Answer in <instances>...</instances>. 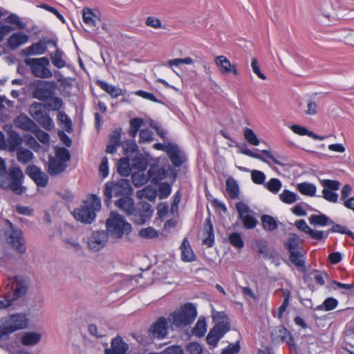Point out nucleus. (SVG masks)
<instances>
[{
  "label": "nucleus",
  "instance_id": "obj_1",
  "mask_svg": "<svg viewBox=\"0 0 354 354\" xmlns=\"http://www.w3.org/2000/svg\"><path fill=\"white\" fill-rule=\"evenodd\" d=\"M28 290L26 282L20 277L9 279L3 294V299L0 300V310L6 309L13 302L24 296Z\"/></svg>",
  "mask_w": 354,
  "mask_h": 354
},
{
  "label": "nucleus",
  "instance_id": "obj_2",
  "mask_svg": "<svg viewBox=\"0 0 354 354\" xmlns=\"http://www.w3.org/2000/svg\"><path fill=\"white\" fill-rule=\"evenodd\" d=\"M101 208L100 199L95 195H91L78 208L74 209V218L83 223L90 224L96 217V212Z\"/></svg>",
  "mask_w": 354,
  "mask_h": 354
},
{
  "label": "nucleus",
  "instance_id": "obj_3",
  "mask_svg": "<svg viewBox=\"0 0 354 354\" xmlns=\"http://www.w3.org/2000/svg\"><path fill=\"white\" fill-rule=\"evenodd\" d=\"M28 319L26 314L14 313L0 319V341L6 339L12 333L26 328Z\"/></svg>",
  "mask_w": 354,
  "mask_h": 354
},
{
  "label": "nucleus",
  "instance_id": "obj_4",
  "mask_svg": "<svg viewBox=\"0 0 354 354\" xmlns=\"http://www.w3.org/2000/svg\"><path fill=\"white\" fill-rule=\"evenodd\" d=\"M24 174L19 167H13L8 173L0 176V187L4 189H10L15 194H21L26 189L22 186Z\"/></svg>",
  "mask_w": 354,
  "mask_h": 354
},
{
  "label": "nucleus",
  "instance_id": "obj_5",
  "mask_svg": "<svg viewBox=\"0 0 354 354\" xmlns=\"http://www.w3.org/2000/svg\"><path fill=\"white\" fill-rule=\"evenodd\" d=\"M106 232L113 239H121L128 235L132 230L131 225L127 223L122 216L111 212L110 217L106 221Z\"/></svg>",
  "mask_w": 354,
  "mask_h": 354
},
{
  "label": "nucleus",
  "instance_id": "obj_6",
  "mask_svg": "<svg viewBox=\"0 0 354 354\" xmlns=\"http://www.w3.org/2000/svg\"><path fill=\"white\" fill-rule=\"evenodd\" d=\"M302 243L303 240L296 234H290L284 241V247L290 254L289 259L297 268L305 266L304 254L301 251Z\"/></svg>",
  "mask_w": 354,
  "mask_h": 354
},
{
  "label": "nucleus",
  "instance_id": "obj_7",
  "mask_svg": "<svg viewBox=\"0 0 354 354\" xmlns=\"http://www.w3.org/2000/svg\"><path fill=\"white\" fill-rule=\"evenodd\" d=\"M133 192L129 180L121 178L116 182L111 181L105 184L104 194V203L109 205L111 202V198L123 197L129 196Z\"/></svg>",
  "mask_w": 354,
  "mask_h": 354
},
{
  "label": "nucleus",
  "instance_id": "obj_8",
  "mask_svg": "<svg viewBox=\"0 0 354 354\" xmlns=\"http://www.w3.org/2000/svg\"><path fill=\"white\" fill-rule=\"evenodd\" d=\"M8 228L4 232L6 239L14 250L20 254H24L26 251V240L23 232L17 226L7 220Z\"/></svg>",
  "mask_w": 354,
  "mask_h": 354
},
{
  "label": "nucleus",
  "instance_id": "obj_9",
  "mask_svg": "<svg viewBox=\"0 0 354 354\" xmlns=\"http://www.w3.org/2000/svg\"><path fill=\"white\" fill-rule=\"evenodd\" d=\"M197 315L195 306L190 303L185 304L179 310L173 313L169 321L176 327H184L192 323Z\"/></svg>",
  "mask_w": 354,
  "mask_h": 354
},
{
  "label": "nucleus",
  "instance_id": "obj_10",
  "mask_svg": "<svg viewBox=\"0 0 354 354\" xmlns=\"http://www.w3.org/2000/svg\"><path fill=\"white\" fill-rule=\"evenodd\" d=\"M24 62L30 67L32 74L36 77L45 79L50 78L53 75L51 71L48 68L50 62L46 57L26 58Z\"/></svg>",
  "mask_w": 354,
  "mask_h": 354
},
{
  "label": "nucleus",
  "instance_id": "obj_11",
  "mask_svg": "<svg viewBox=\"0 0 354 354\" xmlns=\"http://www.w3.org/2000/svg\"><path fill=\"white\" fill-rule=\"evenodd\" d=\"M153 212L152 207L149 203L141 202L134 207L130 216L135 223L142 225L150 219Z\"/></svg>",
  "mask_w": 354,
  "mask_h": 354
},
{
  "label": "nucleus",
  "instance_id": "obj_12",
  "mask_svg": "<svg viewBox=\"0 0 354 354\" xmlns=\"http://www.w3.org/2000/svg\"><path fill=\"white\" fill-rule=\"evenodd\" d=\"M48 46L57 47V41L44 37L37 42L24 48L22 53L26 56L43 55L46 52Z\"/></svg>",
  "mask_w": 354,
  "mask_h": 354
},
{
  "label": "nucleus",
  "instance_id": "obj_13",
  "mask_svg": "<svg viewBox=\"0 0 354 354\" xmlns=\"http://www.w3.org/2000/svg\"><path fill=\"white\" fill-rule=\"evenodd\" d=\"M320 184L324 189L322 190L323 198L328 202L337 203L338 194L333 191L339 189L340 182L335 180L322 179L319 180Z\"/></svg>",
  "mask_w": 354,
  "mask_h": 354
},
{
  "label": "nucleus",
  "instance_id": "obj_14",
  "mask_svg": "<svg viewBox=\"0 0 354 354\" xmlns=\"http://www.w3.org/2000/svg\"><path fill=\"white\" fill-rule=\"evenodd\" d=\"M26 174L36 183L38 187H44L47 185L48 177L36 165H29L26 169Z\"/></svg>",
  "mask_w": 354,
  "mask_h": 354
},
{
  "label": "nucleus",
  "instance_id": "obj_15",
  "mask_svg": "<svg viewBox=\"0 0 354 354\" xmlns=\"http://www.w3.org/2000/svg\"><path fill=\"white\" fill-rule=\"evenodd\" d=\"M53 95L54 91L48 86L47 83L41 81H37L32 93V97L44 102L50 100Z\"/></svg>",
  "mask_w": 354,
  "mask_h": 354
},
{
  "label": "nucleus",
  "instance_id": "obj_16",
  "mask_svg": "<svg viewBox=\"0 0 354 354\" xmlns=\"http://www.w3.org/2000/svg\"><path fill=\"white\" fill-rule=\"evenodd\" d=\"M168 322L164 317H159L148 330L153 338L163 339L167 335Z\"/></svg>",
  "mask_w": 354,
  "mask_h": 354
},
{
  "label": "nucleus",
  "instance_id": "obj_17",
  "mask_svg": "<svg viewBox=\"0 0 354 354\" xmlns=\"http://www.w3.org/2000/svg\"><path fill=\"white\" fill-rule=\"evenodd\" d=\"M108 232L105 231L94 232L88 241L90 249L98 251L102 249L108 241Z\"/></svg>",
  "mask_w": 354,
  "mask_h": 354
},
{
  "label": "nucleus",
  "instance_id": "obj_18",
  "mask_svg": "<svg viewBox=\"0 0 354 354\" xmlns=\"http://www.w3.org/2000/svg\"><path fill=\"white\" fill-rule=\"evenodd\" d=\"M129 348L120 336L114 337L111 342V347L104 350L105 354H127Z\"/></svg>",
  "mask_w": 354,
  "mask_h": 354
},
{
  "label": "nucleus",
  "instance_id": "obj_19",
  "mask_svg": "<svg viewBox=\"0 0 354 354\" xmlns=\"http://www.w3.org/2000/svg\"><path fill=\"white\" fill-rule=\"evenodd\" d=\"M167 153L171 163L175 167H180L186 161V156L185 153L179 149L176 144L171 143Z\"/></svg>",
  "mask_w": 354,
  "mask_h": 354
},
{
  "label": "nucleus",
  "instance_id": "obj_20",
  "mask_svg": "<svg viewBox=\"0 0 354 354\" xmlns=\"http://www.w3.org/2000/svg\"><path fill=\"white\" fill-rule=\"evenodd\" d=\"M215 63L219 67L222 74L232 73L234 75L237 76L239 73L236 65L231 64L230 61L225 56L220 55L215 58Z\"/></svg>",
  "mask_w": 354,
  "mask_h": 354
},
{
  "label": "nucleus",
  "instance_id": "obj_21",
  "mask_svg": "<svg viewBox=\"0 0 354 354\" xmlns=\"http://www.w3.org/2000/svg\"><path fill=\"white\" fill-rule=\"evenodd\" d=\"M214 319L218 320V322L212 329L223 337L230 328V322L227 320L226 315L223 312H219L214 315Z\"/></svg>",
  "mask_w": 354,
  "mask_h": 354
},
{
  "label": "nucleus",
  "instance_id": "obj_22",
  "mask_svg": "<svg viewBox=\"0 0 354 354\" xmlns=\"http://www.w3.org/2000/svg\"><path fill=\"white\" fill-rule=\"evenodd\" d=\"M28 35L24 32H17L12 34L8 39V48L15 50L28 41Z\"/></svg>",
  "mask_w": 354,
  "mask_h": 354
},
{
  "label": "nucleus",
  "instance_id": "obj_23",
  "mask_svg": "<svg viewBox=\"0 0 354 354\" xmlns=\"http://www.w3.org/2000/svg\"><path fill=\"white\" fill-rule=\"evenodd\" d=\"M14 124L17 128L26 131L31 132L37 124L24 113L19 114L14 120Z\"/></svg>",
  "mask_w": 354,
  "mask_h": 354
},
{
  "label": "nucleus",
  "instance_id": "obj_24",
  "mask_svg": "<svg viewBox=\"0 0 354 354\" xmlns=\"http://www.w3.org/2000/svg\"><path fill=\"white\" fill-rule=\"evenodd\" d=\"M203 244L209 248L212 247L214 243V234L213 225L209 217L205 221L203 230Z\"/></svg>",
  "mask_w": 354,
  "mask_h": 354
},
{
  "label": "nucleus",
  "instance_id": "obj_25",
  "mask_svg": "<svg viewBox=\"0 0 354 354\" xmlns=\"http://www.w3.org/2000/svg\"><path fill=\"white\" fill-rule=\"evenodd\" d=\"M167 171L157 165H151L148 170V176L153 183H158L167 177Z\"/></svg>",
  "mask_w": 354,
  "mask_h": 354
},
{
  "label": "nucleus",
  "instance_id": "obj_26",
  "mask_svg": "<svg viewBox=\"0 0 354 354\" xmlns=\"http://www.w3.org/2000/svg\"><path fill=\"white\" fill-rule=\"evenodd\" d=\"M68 165L60 161L58 158H54V156H50L48 159V172L51 176H57L65 171Z\"/></svg>",
  "mask_w": 354,
  "mask_h": 354
},
{
  "label": "nucleus",
  "instance_id": "obj_27",
  "mask_svg": "<svg viewBox=\"0 0 354 354\" xmlns=\"http://www.w3.org/2000/svg\"><path fill=\"white\" fill-rule=\"evenodd\" d=\"M271 335L274 339H281L283 342H288L290 345L293 342L291 333L283 326H279L276 327L272 331Z\"/></svg>",
  "mask_w": 354,
  "mask_h": 354
},
{
  "label": "nucleus",
  "instance_id": "obj_28",
  "mask_svg": "<svg viewBox=\"0 0 354 354\" xmlns=\"http://www.w3.org/2000/svg\"><path fill=\"white\" fill-rule=\"evenodd\" d=\"M115 205L117 207L122 209L127 216H130L132 214L133 210L135 207L134 201L133 198L129 196H125L120 198L115 202Z\"/></svg>",
  "mask_w": 354,
  "mask_h": 354
},
{
  "label": "nucleus",
  "instance_id": "obj_29",
  "mask_svg": "<svg viewBox=\"0 0 354 354\" xmlns=\"http://www.w3.org/2000/svg\"><path fill=\"white\" fill-rule=\"evenodd\" d=\"M22 142V138L17 131L10 130L8 132V147L10 151L14 152L21 148Z\"/></svg>",
  "mask_w": 354,
  "mask_h": 354
},
{
  "label": "nucleus",
  "instance_id": "obj_30",
  "mask_svg": "<svg viewBox=\"0 0 354 354\" xmlns=\"http://www.w3.org/2000/svg\"><path fill=\"white\" fill-rule=\"evenodd\" d=\"M54 48H55V52L50 54L52 64L57 68H62L66 66L65 53L57 45Z\"/></svg>",
  "mask_w": 354,
  "mask_h": 354
},
{
  "label": "nucleus",
  "instance_id": "obj_31",
  "mask_svg": "<svg viewBox=\"0 0 354 354\" xmlns=\"http://www.w3.org/2000/svg\"><path fill=\"white\" fill-rule=\"evenodd\" d=\"M180 249L181 250V259L183 261L192 262L196 260V255L187 238L183 239Z\"/></svg>",
  "mask_w": 354,
  "mask_h": 354
},
{
  "label": "nucleus",
  "instance_id": "obj_32",
  "mask_svg": "<svg viewBox=\"0 0 354 354\" xmlns=\"http://www.w3.org/2000/svg\"><path fill=\"white\" fill-rule=\"evenodd\" d=\"M41 339L40 333L37 332H26L21 337V343L26 346H31L37 344Z\"/></svg>",
  "mask_w": 354,
  "mask_h": 354
},
{
  "label": "nucleus",
  "instance_id": "obj_33",
  "mask_svg": "<svg viewBox=\"0 0 354 354\" xmlns=\"http://www.w3.org/2000/svg\"><path fill=\"white\" fill-rule=\"evenodd\" d=\"M308 221L310 225L314 226H327L333 224V221L324 214H311Z\"/></svg>",
  "mask_w": 354,
  "mask_h": 354
},
{
  "label": "nucleus",
  "instance_id": "obj_34",
  "mask_svg": "<svg viewBox=\"0 0 354 354\" xmlns=\"http://www.w3.org/2000/svg\"><path fill=\"white\" fill-rule=\"evenodd\" d=\"M96 84L103 91L109 93L112 97L117 98L122 95V90L115 86L109 84L104 80H97Z\"/></svg>",
  "mask_w": 354,
  "mask_h": 354
},
{
  "label": "nucleus",
  "instance_id": "obj_35",
  "mask_svg": "<svg viewBox=\"0 0 354 354\" xmlns=\"http://www.w3.org/2000/svg\"><path fill=\"white\" fill-rule=\"evenodd\" d=\"M82 19L84 22L90 27H96L97 22L100 21V17L97 16L92 9L86 8L82 10Z\"/></svg>",
  "mask_w": 354,
  "mask_h": 354
},
{
  "label": "nucleus",
  "instance_id": "obj_36",
  "mask_svg": "<svg viewBox=\"0 0 354 354\" xmlns=\"http://www.w3.org/2000/svg\"><path fill=\"white\" fill-rule=\"evenodd\" d=\"M290 128L295 133L299 136H308L315 140H323L324 139V137L314 133L303 126L292 124Z\"/></svg>",
  "mask_w": 354,
  "mask_h": 354
},
{
  "label": "nucleus",
  "instance_id": "obj_37",
  "mask_svg": "<svg viewBox=\"0 0 354 354\" xmlns=\"http://www.w3.org/2000/svg\"><path fill=\"white\" fill-rule=\"evenodd\" d=\"M226 190L232 199H236L239 196V186L237 181L232 178H229L227 179L226 183Z\"/></svg>",
  "mask_w": 354,
  "mask_h": 354
},
{
  "label": "nucleus",
  "instance_id": "obj_38",
  "mask_svg": "<svg viewBox=\"0 0 354 354\" xmlns=\"http://www.w3.org/2000/svg\"><path fill=\"white\" fill-rule=\"evenodd\" d=\"M15 151L17 153V159L21 164H27L34 158L33 153L28 149L21 147Z\"/></svg>",
  "mask_w": 354,
  "mask_h": 354
},
{
  "label": "nucleus",
  "instance_id": "obj_39",
  "mask_svg": "<svg viewBox=\"0 0 354 354\" xmlns=\"http://www.w3.org/2000/svg\"><path fill=\"white\" fill-rule=\"evenodd\" d=\"M262 226L264 230L272 232L278 227L277 220L270 215L264 214L261 217Z\"/></svg>",
  "mask_w": 354,
  "mask_h": 354
},
{
  "label": "nucleus",
  "instance_id": "obj_40",
  "mask_svg": "<svg viewBox=\"0 0 354 354\" xmlns=\"http://www.w3.org/2000/svg\"><path fill=\"white\" fill-rule=\"evenodd\" d=\"M137 196L140 199L146 198L150 201H153L157 196V191L152 186H147L143 189L137 192Z\"/></svg>",
  "mask_w": 354,
  "mask_h": 354
},
{
  "label": "nucleus",
  "instance_id": "obj_41",
  "mask_svg": "<svg viewBox=\"0 0 354 354\" xmlns=\"http://www.w3.org/2000/svg\"><path fill=\"white\" fill-rule=\"evenodd\" d=\"M44 105L40 102H35L32 103L29 108V113L35 120L39 119L45 113L43 111Z\"/></svg>",
  "mask_w": 354,
  "mask_h": 354
},
{
  "label": "nucleus",
  "instance_id": "obj_42",
  "mask_svg": "<svg viewBox=\"0 0 354 354\" xmlns=\"http://www.w3.org/2000/svg\"><path fill=\"white\" fill-rule=\"evenodd\" d=\"M297 189L301 194L309 196H315L317 190L315 185L307 182L299 183Z\"/></svg>",
  "mask_w": 354,
  "mask_h": 354
},
{
  "label": "nucleus",
  "instance_id": "obj_43",
  "mask_svg": "<svg viewBox=\"0 0 354 354\" xmlns=\"http://www.w3.org/2000/svg\"><path fill=\"white\" fill-rule=\"evenodd\" d=\"M207 331V324L204 318H199L192 329V333L201 337L204 336Z\"/></svg>",
  "mask_w": 354,
  "mask_h": 354
},
{
  "label": "nucleus",
  "instance_id": "obj_44",
  "mask_svg": "<svg viewBox=\"0 0 354 354\" xmlns=\"http://www.w3.org/2000/svg\"><path fill=\"white\" fill-rule=\"evenodd\" d=\"M331 228L328 230V234L330 233H340L342 234H346L351 237L354 240V233L351 230H348L346 227L341 225L339 224H336L333 222V224H331Z\"/></svg>",
  "mask_w": 354,
  "mask_h": 354
},
{
  "label": "nucleus",
  "instance_id": "obj_45",
  "mask_svg": "<svg viewBox=\"0 0 354 354\" xmlns=\"http://www.w3.org/2000/svg\"><path fill=\"white\" fill-rule=\"evenodd\" d=\"M118 172L123 176H128L131 172L129 160L127 158H122L120 160L118 166Z\"/></svg>",
  "mask_w": 354,
  "mask_h": 354
},
{
  "label": "nucleus",
  "instance_id": "obj_46",
  "mask_svg": "<svg viewBox=\"0 0 354 354\" xmlns=\"http://www.w3.org/2000/svg\"><path fill=\"white\" fill-rule=\"evenodd\" d=\"M144 122L142 118H135L130 120V129L129 134L131 138H135L138 131L143 124Z\"/></svg>",
  "mask_w": 354,
  "mask_h": 354
},
{
  "label": "nucleus",
  "instance_id": "obj_47",
  "mask_svg": "<svg viewBox=\"0 0 354 354\" xmlns=\"http://www.w3.org/2000/svg\"><path fill=\"white\" fill-rule=\"evenodd\" d=\"M57 120L59 122L62 124L67 132L72 131V122L67 114L64 111H59L57 115Z\"/></svg>",
  "mask_w": 354,
  "mask_h": 354
},
{
  "label": "nucleus",
  "instance_id": "obj_48",
  "mask_svg": "<svg viewBox=\"0 0 354 354\" xmlns=\"http://www.w3.org/2000/svg\"><path fill=\"white\" fill-rule=\"evenodd\" d=\"M283 301L282 304L278 308L277 318L281 319L283 317V313L286 311L288 306L289 305V301L290 298V290L286 289L283 290Z\"/></svg>",
  "mask_w": 354,
  "mask_h": 354
},
{
  "label": "nucleus",
  "instance_id": "obj_49",
  "mask_svg": "<svg viewBox=\"0 0 354 354\" xmlns=\"http://www.w3.org/2000/svg\"><path fill=\"white\" fill-rule=\"evenodd\" d=\"M279 198L284 203L292 204L297 201V196L295 193L288 189H284L279 194Z\"/></svg>",
  "mask_w": 354,
  "mask_h": 354
},
{
  "label": "nucleus",
  "instance_id": "obj_50",
  "mask_svg": "<svg viewBox=\"0 0 354 354\" xmlns=\"http://www.w3.org/2000/svg\"><path fill=\"white\" fill-rule=\"evenodd\" d=\"M264 187L273 194H277L282 187L281 182L278 178H271L264 184Z\"/></svg>",
  "mask_w": 354,
  "mask_h": 354
},
{
  "label": "nucleus",
  "instance_id": "obj_51",
  "mask_svg": "<svg viewBox=\"0 0 354 354\" xmlns=\"http://www.w3.org/2000/svg\"><path fill=\"white\" fill-rule=\"evenodd\" d=\"M239 148V152L242 154L246 155L249 157L257 158L260 160L264 162L268 163V162L259 153H254L248 148L245 144H243L241 146H237Z\"/></svg>",
  "mask_w": 354,
  "mask_h": 354
},
{
  "label": "nucleus",
  "instance_id": "obj_52",
  "mask_svg": "<svg viewBox=\"0 0 354 354\" xmlns=\"http://www.w3.org/2000/svg\"><path fill=\"white\" fill-rule=\"evenodd\" d=\"M244 138L251 145L257 146L259 145V140L254 131L250 128H245L244 130Z\"/></svg>",
  "mask_w": 354,
  "mask_h": 354
},
{
  "label": "nucleus",
  "instance_id": "obj_53",
  "mask_svg": "<svg viewBox=\"0 0 354 354\" xmlns=\"http://www.w3.org/2000/svg\"><path fill=\"white\" fill-rule=\"evenodd\" d=\"M132 166L139 171H145L148 167L147 160L142 156H136L132 160Z\"/></svg>",
  "mask_w": 354,
  "mask_h": 354
},
{
  "label": "nucleus",
  "instance_id": "obj_54",
  "mask_svg": "<svg viewBox=\"0 0 354 354\" xmlns=\"http://www.w3.org/2000/svg\"><path fill=\"white\" fill-rule=\"evenodd\" d=\"M133 337L142 346H147L153 342V336L147 330L145 334H134Z\"/></svg>",
  "mask_w": 354,
  "mask_h": 354
},
{
  "label": "nucleus",
  "instance_id": "obj_55",
  "mask_svg": "<svg viewBox=\"0 0 354 354\" xmlns=\"http://www.w3.org/2000/svg\"><path fill=\"white\" fill-rule=\"evenodd\" d=\"M37 122L47 131H50L54 128V122L48 113H44Z\"/></svg>",
  "mask_w": 354,
  "mask_h": 354
},
{
  "label": "nucleus",
  "instance_id": "obj_56",
  "mask_svg": "<svg viewBox=\"0 0 354 354\" xmlns=\"http://www.w3.org/2000/svg\"><path fill=\"white\" fill-rule=\"evenodd\" d=\"M31 133H32L41 143H48L50 140V136L48 133L40 129L37 124L36 125V127H34Z\"/></svg>",
  "mask_w": 354,
  "mask_h": 354
},
{
  "label": "nucleus",
  "instance_id": "obj_57",
  "mask_svg": "<svg viewBox=\"0 0 354 354\" xmlns=\"http://www.w3.org/2000/svg\"><path fill=\"white\" fill-rule=\"evenodd\" d=\"M138 235L143 239H154L158 236V232L152 227H147L146 228H142Z\"/></svg>",
  "mask_w": 354,
  "mask_h": 354
},
{
  "label": "nucleus",
  "instance_id": "obj_58",
  "mask_svg": "<svg viewBox=\"0 0 354 354\" xmlns=\"http://www.w3.org/2000/svg\"><path fill=\"white\" fill-rule=\"evenodd\" d=\"M261 153L264 154L268 158L270 159L273 162L279 165H286L288 158L286 156H278V158L274 157L270 151L262 150Z\"/></svg>",
  "mask_w": 354,
  "mask_h": 354
},
{
  "label": "nucleus",
  "instance_id": "obj_59",
  "mask_svg": "<svg viewBox=\"0 0 354 354\" xmlns=\"http://www.w3.org/2000/svg\"><path fill=\"white\" fill-rule=\"evenodd\" d=\"M229 241L232 246L238 249L242 248L244 245L241 236L237 232H233L230 234Z\"/></svg>",
  "mask_w": 354,
  "mask_h": 354
},
{
  "label": "nucleus",
  "instance_id": "obj_60",
  "mask_svg": "<svg viewBox=\"0 0 354 354\" xmlns=\"http://www.w3.org/2000/svg\"><path fill=\"white\" fill-rule=\"evenodd\" d=\"M308 234L313 239H315V240L319 241L326 239L328 236V230H326V231L316 230H313L311 228H310V231L308 232Z\"/></svg>",
  "mask_w": 354,
  "mask_h": 354
},
{
  "label": "nucleus",
  "instance_id": "obj_61",
  "mask_svg": "<svg viewBox=\"0 0 354 354\" xmlns=\"http://www.w3.org/2000/svg\"><path fill=\"white\" fill-rule=\"evenodd\" d=\"M54 158H58L60 161L67 164V162L71 158V155L68 149L66 148H60L56 151Z\"/></svg>",
  "mask_w": 354,
  "mask_h": 354
},
{
  "label": "nucleus",
  "instance_id": "obj_62",
  "mask_svg": "<svg viewBox=\"0 0 354 354\" xmlns=\"http://www.w3.org/2000/svg\"><path fill=\"white\" fill-rule=\"evenodd\" d=\"M240 219L242 220L245 227L247 229H254L257 226V219L250 214H246L245 216L240 218Z\"/></svg>",
  "mask_w": 354,
  "mask_h": 354
},
{
  "label": "nucleus",
  "instance_id": "obj_63",
  "mask_svg": "<svg viewBox=\"0 0 354 354\" xmlns=\"http://www.w3.org/2000/svg\"><path fill=\"white\" fill-rule=\"evenodd\" d=\"M221 337V335L212 328L206 337V340L209 345L216 346Z\"/></svg>",
  "mask_w": 354,
  "mask_h": 354
},
{
  "label": "nucleus",
  "instance_id": "obj_64",
  "mask_svg": "<svg viewBox=\"0 0 354 354\" xmlns=\"http://www.w3.org/2000/svg\"><path fill=\"white\" fill-rule=\"evenodd\" d=\"M187 351L189 354H203V350L198 343L191 342L187 346Z\"/></svg>",
  "mask_w": 354,
  "mask_h": 354
}]
</instances>
